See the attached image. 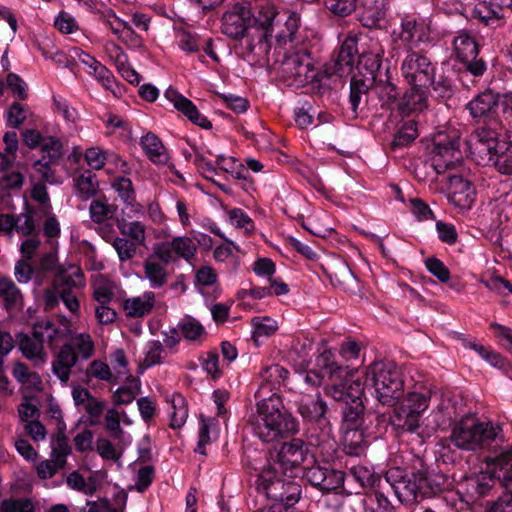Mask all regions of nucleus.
Wrapping results in <instances>:
<instances>
[{
	"mask_svg": "<svg viewBox=\"0 0 512 512\" xmlns=\"http://www.w3.org/2000/svg\"><path fill=\"white\" fill-rule=\"evenodd\" d=\"M251 9V22L247 51L258 57L266 56L271 48L270 40L275 34L277 44L285 45L293 40L299 27V18L295 14L283 17L279 16L277 7L271 0H256L248 5Z\"/></svg>",
	"mask_w": 512,
	"mask_h": 512,
	"instance_id": "nucleus-1",
	"label": "nucleus"
},
{
	"mask_svg": "<svg viewBox=\"0 0 512 512\" xmlns=\"http://www.w3.org/2000/svg\"><path fill=\"white\" fill-rule=\"evenodd\" d=\"M319 367H323L330 383L326 387V394L336 401L345 403L343 410L344 428L357 427L364 412L362 396L364 384L362 379H353V373L348 367H343L330 361V353L324 352L317 359Z\"/></svg>",
	"mask_w": 512,
	"mask_h": 512,
	"instance_id": "nucleus-2",
	"label": "nucleus"
},
{
	"mask_svg": "<svg viewBox=\"0 0 512 512\" xmlns=\"http://www.w3.org/2000/svg\"><path fill=\"white\" fill-rule=\"evenodd\" d=\"M386 481L390 484L398 500L403 504L417 501L419 497H429L441 490L444 481L442 475L431 474L423 461L417 458L411 471L402 473L398 468L386 473Z\"/></svg>",
	"mask_w": 512,
	"mask_h": 512,
	"instance_id": "nucleus-3",
	"label": "nucleus"
},
{
	"mask_svg": "<svg viewBox=\"0 0 512 512\" xmlns=\"http://www.w3.org/2000/svg\"><path fill=\"white\" fill-rule=\"evenodd\" d=\"M297 431V420L283 409L282 402L276 394L262 399L257 404L254 432L263 442L271 443Z\"/></svg>",
	"mask_w": 512,
	"mask_h": 512,
	"instance_id": "nucleus-4",
	"label": "nucleus"
},
{
	"mask_svg": "<svg viewBox=\"0 0 512 512\" xmlns=\"http://www.w3.org/2000/svg\"><path fill=\"white\" fill-rule=\"evenodd\" d=\"M470 152L479 164L491 162L504 175L512 174V146L505 139H498L495 131L477 129L469 139Z\"/></svg>",
	"mask_w": 512,
	"mask_h": 512,
	"instance_id": "nucleus-5",
	"label": "nucleus"
},
{
	"mask_svg": "<svg viewBox=\"0 0 512 512\" xmlns=\"http://www.w3.org/2000/svg\"><path fill=\"white\" fill-rule=\"evenodd\" d=\"M500 432L499 425L490 421L482 422L468 415L454 423L450 440L458 449L476 451L490 446Z\"/></svg>",
	"mask_w": 512,
	"mask_h": 512,
	"instance_id": "nucleus-6",
	"label": "nucleus"
},
{
	"mask_svg": "<svg viewBox=\"0 0 512 512\" xmlns=\"http://www.w3.org/2000/svg\"><path fill=\"white\" fill-rule=\"evenodd\" d=\"M365 386H371L376 399L383 405L391 406L402 394L403 380L398 368L392 363H374L365 373Z\"/></svg>",
	"mask_w": 512,
	"mask_h": 512,
	"instance_id": "nucleus-7",
	"label": "nucleus"
},
{
	"mask_svg": "<svg viewBox=\"0 0 512 512\" xmlns=\"http://www.w3.org/2000/svg\"><path fill=\"white\" fill-rule=\"evenodd\" d=\"M440 34L430 18L416 19L406 16L401 19L400 26L393 29L391 38L395 45L407 50L418 47L421 43H432Z\"/></svg>",
	"mask_w": 512,
	"mask_h": 512,
	"instance_id": "nucleus-8",
	"label": "nucleus"
},
{
	"mask_svg": "<svg viewBox=\"0 0 512 512\" xmlns=\"http://www.w3.org/2000/svg\"><path fill=\"white\" fill-rule=\"evenodd\" d=\"M257 488L268 499L276 503L295 504L301 495L300 485L294 481L281 478L276 467H267L259 475Z\"/></svg>",
	"mask_w": 512,
	"mask_h": 512,
	"instance_id": "nucleus-9",
	"label": "nucleus"
},
{
	"mask_svg": "<svg viewBox=\"0 0 512 512\" xmlns=\"http://www.w3.org/2000/svg\"><path fill=\"white\" fill-rule=\"evenodd\" d=\"M459 137L454 132L447 135L438 132L433 138L430 160L437 174H444L462 165Z\"/></svg>",
	"mask_w": 512,
	"mask_h": 512,
	"instance_id": "nucleus-10",
	"label": "nucleus"
},
{
	"mask_svg": "<svg viewBox=\"0 0 512 512\" xmlns=\"http://www.w3.org/2000/svg\"><path fill=\"white\" fill-rule=\"evenodd\" d=\"M429 392H410L394 411V422L403 430L418 432L423 413L429 406Z\"/></svg>",
	"mask_w": 512,
	"mask_h": 512,
	"instance_id": "nucleus-11",
	"label": "nucleus"
},
{
	"mask_svg": "<svg viewBox=\"0 0 512 512\" xmlns=\"http://www.w3.org/2000/svg\"><path fill=\"white\" fill-rule=\"evenodd\" d=\"M250 28H252L251 9L245 3L234 4L222 15V33L232 39L244 38L246 50Z\"/></svg>",
	"mask_w": 512,
	"mask_h": 512,
	"instance_id": "nucleus-12",
	"label": "nucleus"
},
{
	"mask_svg": "<svg viewBox=\"0 0 512 512\" xmlns=\"http://www.w3.org/2000/svg\"><path fill=\"white\" fill-rule=\"evenodd\" d=\"M401 73L411 86L427 87L434 78V67L425 55L408 50L401 64Z\"/></svg>",
	"mask_w": 512,
	"mask_h": 512,
	"instance_id": "nucleus-13",
	"label": "nucleus"
},
{
	"mask_svg": "<svg viewBox=\"0 0 512 512\" xmlns=\"http://www.w3.org/2000/svg\"><path fill=\"white\" fill-rule=\"evenodd\" d=\"M308 456V446L303 440L295 438L281 445L277 452L276 464L284 474L295 476Z\"/></svg>",
	"mask_w": 512,
	"mask_h": 512,
	"instance_id": "nucleus-14",
	"label": "nucleus"
},
{
	"mask_svg": "<svg viewBox=\"0 0 512 512\" xmlns=\"http://www.w3.org/2000/svg\"><path fill=\"white\" fill-rule=\"evenodd\" d=\"M157 254L164 262L175 263L179 259L191 261L197 252L195 241L188 236H176L169 241L154 244Z\"/></svg>",
	"mask_w": 512,
	"mask_h": 512,
	"instance_id": "nucleus-15",
	"label": "nucleus"
},
{
	"mask_svg": "<svg viewBox=\"0 0 512 512\" xmlns=\"http://www.w3.org/2000/svg\"><path fill=\"white\" fill-rule=\"evenodd\" d=\"M475 189L471 182L460 175L448 176L447 198L459 209H470L475 201Z\"/></svg>",
	"mask_w": 512,
	"mask_h": 512,
	"instance_id": "nucleus-16",
	"label": "nucleus"
},
{
	"mask_svg": "<svg viewBox=\"0 0 512 512\" xmlns=\"http://www.w3.org/2000/svg\"><path fill=\"white\" fill-rule=\"evenodd\" d=\"M169 264L171 262H164L157 254L156 246H153L152 253L143 261L142 279L147 280L152 289L162 288L169 280L170 273L167 268Z\"/></svg>",
	"mask_w": 512,
	"mask_h": 512,
	"instance_id": "nucleus-17",
	"label": "nucleus"
},
{
	"mask_svg": "<svg viewBox=\"0 0 512 512\" xmlns=\"http://www.w3.org/2000/svg\"><path fill=\"white\" fill-rule=\"evenodd\" d=\"M303 477L315 487L323 491H330L342 486L344 474L338 470H330L319 465L305 469Z\"/></svg>",
	"mask_w": 512,
	"mask_h": 512,
	"instance_id": "nucleus-18",
	"label": "nucleus"
},
{
	"mask_svg": "<svg viewBox=\"0 0 512 512\" xmlns=\"http://www.w3.org/2000/svg\"><path fill=\"white\" fill-rule=\"evenodd\" d=\"M166 99L173 104L174 108L186 116L192 123L204 129L212 127L211 122L202 115L194 103L181 95L177 90L168 88L165 91Z\"/></svg>",
	"mask_w": 512,
	"mask_h": 512,
	"instance_id": "nucleus-19",
	"label": "nucleus"
},
{
	"mask_svg": "<svg viewBox=\"0 0 512 512\" xmlns=\"http://www.w3.org/2000/svg\"><path fill=\"white\" fill-rule=\"evenodd\" d=\"M496 479L491 471L486 467V470H481L476 474H471L460 483V489L472 501L485 496L493 488Z\"/></svg>",
	"mask_w": 512,
	"mask_h": 512,
	"instance_id": "nucleus-20",
	"label": "nucleus"
},
{
	"mask_svg": "<svg viewBox=\"0 0 512 512\" xmlns=\"http://www.w3.org/2000/svg\"><path fill=\"white\" fill-rule=\"evenodd\" d=\"M384 50L380 43L374 39H364L361 43V52L357 60L359 68H364L371 77L381 67Z\"/></svg>",
	"mask_w": 512,
	"mask_h": 512,
	"instance_id": "nucleus-21",
	"label": "nucleus"
},
{
	"mask_svg": "<svg viewBox=\"0 0 512 512\" xmlns=\"http://www.w3.org/2000/svg\"><path fill=\"white\" fill-rule=\"evenodd\" d=\"M324 269L334 286H338L344 290L352 289L355 276L343 258L332 256Z\"/></svg>",
	"mask_w": 512,
	"mask_h": 512,
	"instance_id": "nucleus-22",
	"label": "nucleus"
},
{
	"mask_svg": "<svg viewBox=\"0 0 512 512\" xmlns=\"http://www.w3.org/2000/svg\"><path fill=\"white\" fill-rule=\"evenodd\" d=\"M84 159L86 164L93 170H101L107 162L113 163L121 172L127 171V162L119 155L106 151L99 146H92L85 150Z\"/></svg>",
	"mask_w": 512,
	"mask_h": 512,
	"instance_id": "nucleus-23",
	"label": "nucleus"
},
{
	"mask_svg": "<svg viewBox=\"0 0 512 512\" xmlns=\"http://www.w3.org/2000/svg\"><path fill=\"white\" fill-rule=\"evenodd\" d=\"M499 94L488 90L478 94L468 104L467 109L473 118H487L498 115Z\"/></svg>",
	"mask_w": 512,
	"mask_h": 512,
	"instance_id": "nucleus-24",
	"label": "nucleus"
},
{
	"mask_svg": "<svg viewBox=\"0 0 512 512\" xmlns=\"http://www.w3.org/2000/svg\"><path fill=\"white\" fill-rule=\"evenodd\" d=\"M487 468L502 486L512 493V450L486 462Z\"/></svg>",
	"mask_w": 512,
	"mask_h": 512,
	"instance_id": "nucleus-25",
	"label": "nucleus"
},
{
	"mask_svg": "<svg viewBox=\"0 0 512 512\" xmlns=\"http://www.w3.org/2000/svg\"><path fill=\"white\" fill-rule=\"evenodd\" d=\"M358 37L348 35L342 42L338 56L335 61L337 71L340 74L348 73L358 60L361 47H358Z\"/></svg>",
	"mask_w": 512,
	"mask_h": 512,
	"instance_id": "nucleus-26",
	"label": "nucleus"
},
{
	"mask_svg": "<svg viewBox=\"0 0 512 512\" xmlns=\"http://www.w3.org/2000/svg\"><path fill=\"white\" fill-rule=\"evenodd\" d=\"M78 361V354L70 344L63 345L52 363V371L62 383H67L71 369Z\"/></svg>",
	"mask_w": 512,
	"mask_h": 512,
	"instance_id": "nucleus-27",
	"label": "nucleus"
},
{
	"mask_svg": "<svg viewBox=\"0 0 512 512\" xmlns=\"http://www.w3.org/2000/svg\"><path fill=\"white\" fill-rule=\"evenodd\" d=\"M19 349L23 356L37 365L46 363L48 355L41 340L34 335L23 334L19 338Z\"/></svg>",
	"mask_w": 512,
	"mask_h": 512,
	"instance_id": "nucleus-28",
	"label": "nucleus"
},
{
	"mask_svg": "<svg viewBox=\"0 0 512 512\" xmlns=\"http://www.w3.org/2000/svg\"><path fill=\"white\" fill-rule=\"evenodd\" d=\"M140 146L147 158L154 164H166L168 162V151L156 134L147 132L140 138Z\"/></svg>",
	"mask_w": 512,
	"mask_h": 512,
	"instance_id": "nucleus-29",
	"label": "nucleus"
},
{
	"mask_svg": "<svg viewBox=\"0 0 512 512\" xmlns=\"http://www.w3.org/2000/svg\"><path fill=\"white\" fill-rule=\"evenodd\" d=\"M100 19L106 27H108L114 35L122 41L134 40L137 44L139 39L134 35V32L128 22L123 21L116 16L112 9L98 11Z\"/></svg>",
	"mask_w": 512,
	"mask_h": 512,
	"instance_id": "nucleus-30",
	"label": "nucleus"
},
{
	"mask_svg": "<svg viewBox=\"0 0 512 512\" xmlns=\"http://www.w3.org/2000/svg\"><path fill=\"white\" fill-rule=\"evenodd\" d=\"M155 305V294L152 291H146L135 297L124 300L123 308L130 317L140 318L149 314Z\"/></svg>",
	"mask_w": 512,
	"mask_h": 512,
	"instance_id": "nucleus-31",
	"label": "nucleus"
},
{
	"mask_svg": "<svg viewBox=\"0 0 512 512\" xmlns=\"http://www.w3.org/2000/svg\"><path fill=\"white\" fill-rule=\"evenodd\" d=\"M425 87L411 86L399 103V110L403 115L422 112L427 107V94Z\"/></svg>",
	"mask_w": 512,
	"mask_h": 512,
	"instance_id": "nucleus-32",
	"label": "nucleus"
},
{
	"mask_svg": "<svg viewBox=\"0 0 512 512\" xmlns=\"http://www.w3.org/2000/svg\"><path fill=\"white\" fill-rule=\"evenodd\" d=\"M468 14L491 26L498 25L504 18V12L497 5L491 4L489 0L479 1L473 7L469 4Z\"/></svg>",
	"mask_w": 512,
	"mask_h": 512,
	"instance_id": "nucleus-33",
	"label": "nucleus"
},
{
	"mask_svg": "<svg viewBox=\"0 0 512 512\" xmlns=\"http://www.w3.org/2000/svg\"><path fill=\"white\" fill-rule=\"evenodd\" d=\"M102 237L107 241L111 242L113 248L115 249L118 258L121 262H126L132 259L136 254V243L126 238L125 236H113L112 226L109 225V229L107 227H102L100 229Z\"/></svg>",
	"mask_w": 512,
	"mask_h": 512,
	"instance_id": "nucleus-34",
	"label": "nucleus"
},
{
	"mask_svg": "<svg viewBox=\"0 0 512 512\" xmlns=\"http://www.w3.org/2000/svg\"><path fill=\"white\" fill-rule=\"evenodd\" d=\"M326 403L319 395H304L301 397L298 412L307 421H318L326 413Z\"/></svg>",
	"mask_w": 512,
	"mask_h": 512,
	"instance_id": "nucleus-35",
	"label": "nucleus"
},
{
	"mask_svg": "<svg viewBox=\"0 0 512 512\" xmlns=\"http://www.w3.org/2000/svg\"><path fill=\"white\" fill-rule=\"evenodd\" d=\"M111 187L126 205H130L132 207L134 213H143V206L136 202L135 189L129 178L123 176L117 177L113 180Z\"/></svg>",
	"mask_w": 512,
	"mask_h": 512,
	"instance_id": "nucleus-36",
	"label": "nucleus"
},
{
	"mask_svg": "<svg viewBox=\"0 0 512 512\" xmlns=\"http://www.w3.org/2000/svg\"><path fill=\"white\" fill-rule=\"evenodd\" d=\"M283 67L284 71L289 73L299 85L314 78L313 69L310 63H303L298 55L287 58L283 62Z\"/></svg>",
	"mask_w": 512,
	"mask_h": 512,
	"instance_id": "nucleus-37",
	"label": "nucleus"
},
{
	"mask_svg": "<svg viewBox=\"0 0 512 512\" xmlns=\"http://www.w3.org/2000/svg\"><path fill=\"white\" fill-rule=\"evenodd\" d=\"M32 330L34 331V335L41 340L43 345L47 344L50 348H55L64 336L59 328L49 320L37 321L34 323Z\"/></svg>",
	"mask_w": 512,
	"mask_h": 512,
	"instance_id": "nucleus-38",
	"label": "nucleus"
},
{
	"mask_svg": "<svg viewBox=\"0 0 512 512\" xmlns=\"http://www.w3.org/2000/svg\"><path fill=\"white\" fill-rule=\"evenodd\" d=\"M87 73L94 77L106 90L114 96L119 97L122 94V87L116 82L113 73L98 60L87 70Z\"/></svg>",
	"mask_w": 512,
	"mask_h": 512,
	"instance_id": "nucleus-39",
	"label": "nucleus"
},
{
	"mask_svg": "<svg viewBox=\"0 0 512 512\" xmlns=\"http://www.w3.org/2000/svg\"><path fill=\"white\" fill-rule=\"evenodd\" d=\"M454 51L461 62H471L478 55V44L467 33H461L453 41Z\"/></svg>",
	"mask_w": 512,
	"mask_h": 512,
	"instance_id": "nucleus-40",
	"label": "nucleus"
},
{
	"mask_svg": "<svg viewBox=\"0 0 512 512\" xmlns=\"http://www.w3.org/2000/svg\"><path fill=\"white\" fill-rule=\"evenodd\" d=\"M117 227L122 236L130 239L139 246L147 244V226L138 220L117 222Z\"/></svg>",
	"mask_w": 512,
	"mask_h": 512,
	"instance_id": "nucleus-41",
	"label": "nucleus"
},
{
	"mask_svg": "<svg viewBox=\"0 0 512 512\" xmlns=\"http://www.w3.org/2000/svg\"><path fill=\"white\" fill-rule=\"evenodd\" d=\"M165 358L163 344L160 341H149L144 347V358L138 367V373L143 374L144 371L152 366L161 364Z\"/></svg>",
	"mask_w": 512,
	"mask_h": 512,
	"instance_id": "nucleus-42",
	"label": "nucleus"
},
{
	"mask_svg": "<svg viewBox=\"0 0 512 512\" xmlns=\"http://www.w3.org/2000/svg\"><path fill=\"white\" fill-rule=\"evenodd\" d=\"M343 441L346 453L352 456H360L366 448L364 433L357 427L344 428Z\"/></svg>",
	"mask_w": 512,
	"mask_h": 512,
	"instance_id": "nucleus-43",
	"label": "nucleus"
},
{
	"mask_svg": "<svg viewBox=\"0 0 512 512\" xmlns=\"http://www.w3.org/2000/svg\"><path fill=\"white\" fill-rule=\"evenodd\" d=\"M260 376L262 381L261 389L268 388L270 391H272L273 389H277L281 385L285 384L288 376V371L284 367L278 364H274L269 367H266L261 372Z\"/></svg>",
	"mask_w": 512,
	"mask_h": 512,
	"instance_id": "nucleus-44",
	"label": "nucleus"
},
{
	"mask_svg": "<svg viewBox=\"0 0 512 512\" xmlns=\"http://www.w3.org/2000/svg\"><path fill=\"white\" fill-rule=\"evenodd\" d=\"M93 299L98 304H109L114 296V284L105 276L98 274L92 278Z\"/></svg>",
	"mask_w": 512,
	"mask_h": 512,
	"instance_id": "nucleus-45",
	"label": "nucleus"
},
{
	"mask_svg": "<svg viewBox=\"0 0 512 512\" xmlns=\"http://www.w3.org/2000/svg\"><path fill=\"white\" fill-rule=\"evenodd\" d=\"M116 212L117 206L109 204L105 199H94L89 206L90 218L97 224H102L112 219Z\"/></svg>",
	"mask_w": 512,
	"mask_h": 512,
	"instance_id": "nucleus-46",
	"label": "nucleus"
},
{
	"mask_svg": "<svg viewBox=\"0 0 512 512\" xmlns=\"http://www.w3.org/2000/svg\"><path fill=\"white\" fill-rule=\"evenodd\" d=\"M0 298L7 310L21 307L22 296L19 289L12 280L7 278L0 279Z\"/></svg>",
	"mask_w": 512,
	"mask_h": 512,
	"instance_id": "nucleus-47",
	"label": "nucleus"
},
{
	"mask_svg": "<svg viewBox=\"0 0 512 512\" xmlns=\"http://www.w3.org/2000/svg\"><path fill=\"white\" fill-rule=\"evenodd\" d=\"M66 484L70 489L81 492L86 496H92L97 490L96 478L90 476L85 479L78 471H73L67 475Z\"/></svg>",
	"mask_w": 512,
	"mask_h": 512,
	"instance_id": "nucleus-48",
	"label": "nucleus"
},
{
	"mask_svg": "<svg viewBox=\"0 0 512 512\" xmlns=\"http://www.w3.org/2000/svg\"><path fill=\"white\" fill-rule=\"evenodd\" d=\"M97 176L90 171H85L75 179V189L77 195L87 200L93 197L98 191Z\"/></svg>",
	"mask_w": 512,
	"mask_h": 512,
	"instance_id": "nucleus-49",
	"label": "nucleus"
},
{
	"mask_svg": "<svg viewBox=\"0 0 512 512\" xmlns=\"http://www.w3.org/2000/svg\"><path fill=\"white\" fill-rule=\"evenodd\" d=\"M125 379L128 384L118 387L113 393V402L117 405L131 403L141 387V383L136 377L128 376Z\"/></svg>",
	"mask_w": 512,
	"mask_h": 512,
	"instance_id": "nucleus-50",
	"label": "nucleus"
},
{
	"mask_svg": "<svg viewBox=\"0 0 512 512\" xmlns=\"http://www.w3.org/2000/svg\"><path fill=\"white\" fill-rule=\"evenodd\" d=\"M86 375L89 378H95L97 380L107 382L115 385L119 383L117 376L112 371L111 367L102 360H93L86 370Z\"/></svg>",
	"mask_w": 512,
	"mask_h": 512,
	"instance_id": "nucleus-51",
	"label": "nucleus"
},
{
	"mask_svg": "<svg viewBox=\"0 0 512 512\" xmlns=\"http://www.w3.org/2000/svg\"><path fill=\"white\" fill-rule=\"evenodd\" d=\"M386 5H365L360 21L368 28H380L385 21Z\"/></svg>",
	"mask_w": 512,
	"mask_h": 512,
	"instance_id": "nucleus-52",
	"label": "nucleus"
},
{
	"mask_svg": "<svg viewBox=\"0 0 512 512\" xmlns=\"http://www.w3.org/2000/svg\"><path fill=\"white\" fill-rule=\"evenodd\" d=\"M171 403V422L172 428H181L188 418V408L185 398L181 394H173L170 399Z\"/></svg>",
	"mask_w": 512,
	"mask_h": 512,
	"instance_id": "nucleus-53",
	"label": "nucleus"
},
{
	"mask_svg": "<svg viewBox=\"0 0 512 512\" xmlns=\"http://www.w3.org/2000/svg\"><path fill=\"white\" fill-rule=\"evenodd\" d=\"M179 331L182 337L188 341H200L205 335V328L196 319L191 317L184 318L178 324Z\"/></svg>",
	"mask_w": 512,
	"mask_h": 512,
	"instance_id": "nucleus-54",
	"label": "nucleus"
},
{
	"mask_svg": "<svg viewBox=\"0 0 512 512\" xmlns=\"http://www.w3.org/2000/svg\"><path fill=\"white\" fill-rule=\"evenodd\" d=\"M72 347L84 360L91 358L95 352V345L92 337L88 333H78L71 338Z\"/></svg>",
	"mask_w": 512,
	"mask_h": 512,
	"instance_id": "nucleus-55",
	"label": "nucleus"
},
{
	"mask_svg": "<svg viewBox=\"0 0 512 512\" xmlns=\"http://www.w3.org/2000/svg\"><path fill=\"white\" fill-rule=\"evenodd\" d=\"M418 136L416 122L408 120L404 122L392 141L394 148L404 147L412 143Z\"/></svg>",
	"mask_w": 512,
	"mask_h": 512,
	"instance_id": "nucleus-56",
	"label": "nucleus"
},
{
	"mask_svg": "<svg viewBox=\"0 0 512 512\" xmlns=\"http://www.w3.org/2000/svg\"><path fill=\"white\" fill-rule=\"evenodd\" d=\"M40 151L43 159L47 158L49 162L54 163L62 155L63 144L55 136H45L40 145Z\"/></svg>",
	"mask_w": 512,
	"mask_h": 512,
	"instance_id": "nucleus-57",
	"label": "nucleus"
},
{
	"mask_svg": "<svg viewBox=\"0 0 512 512\" xmlns=\"http://www.w3.org/2000/svg\"><path fill=\"white\" fill-rule=\"evenodd\" d=\"M253 339L258 342L262 337H269L277 330V322L269 317H255L251 321Z\"/></svg>",
	"mask_w": 512,
	"mask_h": 512,
	"instance_id": "nucleus-58",
	"label": "nucleus"
},
{
	"mask_svg": "<svg viewBox=\"0 0 512 512\" xmlns=\"http://www.w3.org/2000/svg\"><path fill=\"white\" fill-rule=\"evenodd\" d=\"M366 512H393L394 508L388 498L381 492H374L364 499Z\"/></svg>",
	"mask_w": 512,
	"mask_h": 512,
	"instance_id": "nucleus-59",
	"label": "nucleus"
},
{
	"mask_svg": "<svg viewBox=\"0 0 512 512\" xmlns=\"http://www.w3.org/2000/svg\"><path fill=\"white\" fill-rule=\"evenodd\" d=\"M53 105L55 111L62 116L68 125L76 124L80 120V114L77 109L72 107L65 98L54 96Z\"/></svg>",
	"mask_w": 512,
	"mask_h": 512,
	"instance_id": "nucleus-60",
	"label": "nucleus"
},
{
	"mask_svg": "<svg viewBox=\"0 0 512 512\" xmlns=\"http://www.w3.org/2000/svg\"><path fill=\"white\" fill-rule=\"evenodd\" d=\"M110 362L112 365V371L117 376L118 381L121 379L133 376L130 373L129 367H128V360L126 357V354L123 349L118 348L111 352L110 354Z\"/></svg>",
	"mask_w": 512,
	"mask_h": 512,
	"instance_id": "nucleus-61",
	"label": "nucleus"
},
{
	"mask_svg": "<svg viewBox=\"0 0 512 512\" xmlns=\"http://www.w3.org/2000/svg\"><path fill=\"white\" fill-rule=\"evenodd\" d=\"M65 464V457L57 455L55 458L46 459L38 463L36 470L41 479L52 478Z\"/></svg>",
	"mask_w": 512,
	"mask_h": 512,
	"instance_id": "nucleus-62",
	"label": "nucleus"
},
{
	"mask_svg": "<svg viewBox=\"0 0 512 512\" xmlns=\"http://www.w3.org/2000/svg\"><path fill=\"white\" fill-rule=\"evenodd\" d=\"M350 475L361 487H371L377 481L375 473L366 466H353L350 469Z\"/></svg>",
	"mask_w": 512,
	"mask_h": 512,
	"instance_id": "nucleus-63",
	"label": "nucleus"
},
{
	"mask_svg": "<svg viewBox=\"0 0 512 512\" xmlns=\"http://www.w3.org/2000/svg\"><path fill=\"white\" fill-rule=\"evenodd\" d=\"M1 512H35V507L30 499H5L0 505Z\"/></svg>",
	"mask_w": 512,
	"mask_h": 512,
	"instance_id": "nucleus-64",
	"label": "nucleus"
}]
</instances>
